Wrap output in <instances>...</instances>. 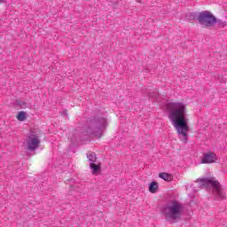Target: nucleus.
I'll use <instances>...</instances> for the list:
<instances>
[{
  "label": "nucleus",
  "instance_id": "nucleus-10",
  "mask_svg": "<svg viewBox=\"0 0 227 227\" xmlns=\"http://www.w3.org/2000/svg\"><path fill=\"white\" fill-rule=\"evenodd\" d=\"M90 168L92 169V175H98L100 173V165L90 163Z\"/></svg>",
  "mask_w": 227,
  "mask_h": 227
},
{
  "label": "nucleus",
  "instance_id": "nucleus-9",
  "mask_svg": "<svg viewBox=\"0 0 227 227\" xmlns=\"http://www.w3.org/2000/svg\"><path fill=\"white\" fill-rule=\"evenodd\" d=\"M159 189V184L155 181H153L149 184V192H152V194H155L157 192V190Z\"/></svg>",
  "mask_w": 227,
  "mask_h": 227
},
{
  "label": "nucleus",
  "instance_id": "nucleus-1",
  "mask_svg": "<svg viewBox=\"0 0 227 227\" xmlns=\"http://www.w3.org/2000/svg\"><path fill=\"white\" fill-rule=\"evenodd\" d=\"M168 120L176 129L179 139L187 143L189 132V119H187V104L182 101L170 102L168 104Z\"/></svg>",
  "mask_w": 227,
  "mask_h": 227
},
{
  "label": "nucleus",
  "instance_id": "nucleus-7",
  "mask_svg": "<svg viewBox=\"0 0 227 227\" xmlns=\"http://www.w3.org/2000/svg\"><path fill=\"white\" fill-rule=\"evenodd\" d=\"M217 160V155L214 153H204V156L201 160L202 164H213V162H215Z\"/></svg>",
  "mask_w": 227,
  "mask_h": 227
},
{
  "label": "nucleus",
  "instance_id": "nucleus-3",
  "mask_svg": "<svg viewBox=\"0 0 227 227\" xmlns=\"http://www.w3.org/2000/svg\"><path fill=\"white\" fill-rule=\"evenodd\" d=\"M200 187H212L213 194L216 200H224L226 193L221 184L214 177L198 179Z\"/></svg>",
  "mask_w": 227,
  "mask_h": 227
},
{
  "label": "nucleus",
  "instance_id": "nucleus-12",
  "mask_svg": "<svg viewBox=\"0 0 227 227\" xmlns=\"http://www.w3.org/2000/svg\"><path fill=\"white\" fill-rule=\"evenodd\" d=\"M17 119L19 120V121H24V120H26V114L24 112H20Z\"/></svg>",
  "mask_w": 227,
  "mask_h": 227
},
{
  "label": "nucleus",
  "instance_id": "nucleus-6",
  "mask_svg": "<svg viewBox=\"0 0 227 227\" xmlns=\"http://www.w3.org/2000/svg\"><path fill=\"white\" fill-rule=\"evenodd\" d=\"M25 146L27 150L34 151L40 146V137L37 134L30 133L24 142Z\"/></svg>",
  "mask_w": 227,
  "mask_h": 227
},
{
  "label": "nucleus",
  "instance_id": "nucleus-11",
  "mask_svg": "<svg viewBox=\"0 0 227 227\" xmlns=\"http://www.w3.org/2000/svg\"><path fill=\"white\" fill-rule=\"evenodd\" d=\"M87 158L89 162H97V154L95 153H89Z\"/></svg>",
  "mask_w": 227,
  "mask_h": 227
},
{
  "label": "nucleus",
  "instance_id": "nucleus-4",
  "mask_svg": "<svg viewBox=\"0 0 227 227\" xmlns=\"http://www.w3.org/2000/svg\"><path fill=\"white\" fill-rule=\"evenodd\" d=\"M107 127V120L106 118H99L91 121L90 127L87 129V134H92L98 139L104 136V130Z\"/></svg>",
  "mask_w": 227,
  "mask_h": 227
},
{
  "label": "nucleus",
  "instance_id": "nucleus-13",
  "mask_svg": "<svg viewBox=\"0 0 227 227\" xmlns=\"http://www.w3.org/2000/svg\"><path fill=\"white\" fill-rule=\"evenodd\" d=\"M215 24H218L220 27H226L227 22L222 20H216Z\"/></svg>",
  "mask_w": 227,
  "mask_h": 227
},
{
  "label": "nucleus",
  "instance_id": "nucleus-14",
  "mask_svg": "<svg viewBox=\"0 0 227 227\" xmlns=\"http://www.w3.org/2000/svg\"><path fill=\"white\" fill-rule=\"evenodd\" d=\"M4 0H0V3H4Z\"/></svg>",
  "mask_w": 227,
  "mask_h": 227
},
{
  "label": "nucleus",
  "instance_id": "nucleus-8",
  "mask_svg": "<svg viewBox=\"0 0 227 227\" xmlns=\"http://www.w3.org/2000/svg\"><path fill=\"white\" fill-rule=\"evenodd\" d=\"M159 177L165 180V182H171V180H173V176L166 172L160 173Z\"/></svg>",
  "mask_w": 227,
  "mask_h": 227
},
{
  "label": "nucleus",
  "instance_id": "nucleus-5",
  "mask_svg": "<svg viewBox=\"0 0 227 227\" xmlns=\"http://www.w3.org/2000/svg\"><path fill=\"white\" fill-rule=\"evenodd\" d=\"M199 23L205 27H212L217 22V18L210 11H203L198 15Z\"/></svg>",
  "mask_w": 227,
  "mask_h": 227
},
{
  "label": "nucleus",
  "instance_id": "nucleus-2",
  "mask_svg": "<svg viewBox=\"0 0 227 227\" xmlns=\"http://www.w3.org/2000/svg\"><path fill=\"white\" fill-rule=\"evenodd\" d=\"M163 215L168 223H178L184 215V205L176 201L172 202L165 207Z\"/></svg>",
  "mask_w": 227,
  "mask_h": 227
}]
</instances>
